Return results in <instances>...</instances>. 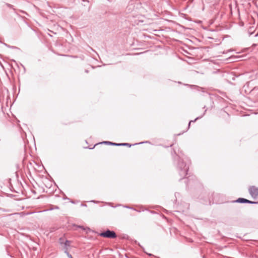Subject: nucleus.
Instances as JSON below:
<instances>
[{"label": "nucleus", "instance_id": "7ed1b4c3", "mask_svg": "<svg viewBox=\"0 0 258 258\" xmlns=\"http://www.w3.org/2000/svg\"><path fill=\"white\" fill-rule=\"evenodd\" d=\"M232 202V203H248V204H251L257 203V202H252L251 201H249L246 199L241 198H238L236 200L233 201Z\"/></svg>", "mask_w": 258, "mask_h": 258}, {"label": "nucleus", "instance_id": "1a4fd4ad", "mask_svg": "<svg viewBox=\"0 0 258 258\" xmlns=\"http://www.w3.org/2000/svg\"><path fill=\"white\" fill-rule=\"evenodd\" d=\"M119 145L125 146H130V145H129V144L128 143H121V144H119Z\"/></svg>", "mask_w": 258, "mask_h": 258}, {"label": "nucleus", "instance_id": "f257e3e1", "mask_svg": "<svg viewBox=\"0 0 258 258\" xmlns=\"http://www.w3.org/2000/svg\"><path fill=\"white\" fill-rule=\"evenodd\" d=\"M100 235L103 237H107L110 238H114L116 237V233L113 231H110L109 230L105 232L101 233Z\"/></svg>", "mask_w": 258, "mask_h": 258}, {"label": "nucleus", "instance_id": "9b49d317", "mask_svg": "<svg viewBox=\"0 0 258 258\" xmlns=\"http://www.w3.org/2000/svg\"><path fill=\"white\" fill-rule=\"evenodd\" d=\"M229 8L230 9L231 13V14H232V9H231V5L229 4Z\"/></svg>", "mask_w": 258, "mask_h": 258}, {"label": "nucleus", "instance_id": "4468645a", "mask_svg": "<svg viewBox=\"0 0 258 258\" xmlns=\"http://www.w3.org/2000/svg\"><path fill=\"white\" fill-rule=\"evenodd\" d=\"M235 9L236 11H238V10L236 8V7L235 8Z\"/></svg>", "mask_w": 258, "mask_h": 258}, {"label": "nucleus", "instance_id": "ddd939ff", "mask_svg": "<svg viewBox=\"0 0 258 258\" xmlns=\"http://www.w3.org/2000/svg\"><path fill=\"white\" fill-rule=\"evenodd\" d=\"M55 230V229L53 228L52 230H50V232H52L53 231H54Z\"/></svg>", "mask_w": 258, "mask_h": 258}, {"label": "nucleus", "instance_id": "0eeeda50", "mask_svg": "<svg viewBox=\"0 0 258 258\" xmlns=\"http://www.w3.org/2000/svg\"><path fill=\"white\" fill-rule=\"evenodd\" d=\"M103 143H104V144H111V145H115V146H120L119 145L120 144L112 143L111 142H107V141H105V142H104Z\"/></svg>", "mask_w": 258, "mask_h": 258}, {"label": "nucleus", "instance_id": "423d86ee", "mask_svg": "<svg viewBox=\"0 0 258 258\" xmlns=\"http://www.w3.org/2000/svg\"><path fill=\"white\" fill-rule=\"evenodd\" d=\"M71 241L69 240H66L64 244V249L66 250V248H68V250L69 249V247L70 246Z\"/></svg>", "mask_w": 258, "mask_h": 258}, {"label": "nucleus", "instance_id": "9d476101", "mask_svg": "<svg viewBox=\"0 0 258 258\" xmlns=\"http://www.w3.org/2000/svg\"><path fill=\"white\" fill-rule=\"evenodd\" d=\"M59 242L61 244L63 243V239L62 238H59Z\"/></svg>", "mask_w": 258, "mask_h": 258}, {"label": "nucleus", "instance_id": "20e7f679", "mask_svg": "<svg viewBox=\"0 0 258 258\" xmlns=\"http://www.w3.org/2000/svg\"><path fill=\"white\" fill-rule=\"evenodd\" d=\"M236 76L233 74V72L228 73L227 72V81L230 83L231 80H234Z\"/></svg>", "mask_w": 258, "mask_h": 258}, {"label": "nucleus", "instance_id": "f03ea898", "mask_svg": "<svg viewBox=\"0 0 258 258\" xmlns=\"http://www.w3.org/2000/svg\"><path fill=\"white\" fill-rule=\"evenodd\" d=\"M248 191L253 198L255 199L258 197V187L255 186H251L248 188Z\"/></svg>", "mask_w": 258, "mask_h": 258}, {"label": "nucleus", "instance_id": "f8f14e48", "mask_svg": "<svg viewBox=\"0 0 258 258\" xmlns=\"http://www.w3.org/2000/svg\"><path fill=\"white\" fill-rule=\"evenodd\" d=\"M198 118H197L194 120V121H196ZM191 122H194V121L191 120V121L189 122L188 126H189V125H190V123H191Z\"/></svg>", "mask_w": 258, "mask_h": 258}, {"label": "nucleus", "instance_id": "6e6552de", "mask_svg": "<svg viewBox=\"0 0 258 258\" xmlns=\"http://www.w3.org/2000/svg\"><path fill=\"white\" fill-rule=\"evenodd\" d=\"M64 252L67 254L68 256L69 257V258H73L71 254H70L69 252L68 251V248H66V250L64 251Z\"/></svg>", "mask_w": 258, "mask_h": 258}, {"label": "nucleus", "instance_id": "39448f33", "mask_svg": "<svg viewBox=\"0 0 258 258\" xmlns=\"http://www.w3.org/2000/svg\"><path fill=\"white\" fill-rule=\"evenodd\" d=\"M238 58L237 56H229L227 58V63H230L233 61H236V59Z\"/></svg>", "mask_w": 258, "mask_h": 258}]
</instances>
